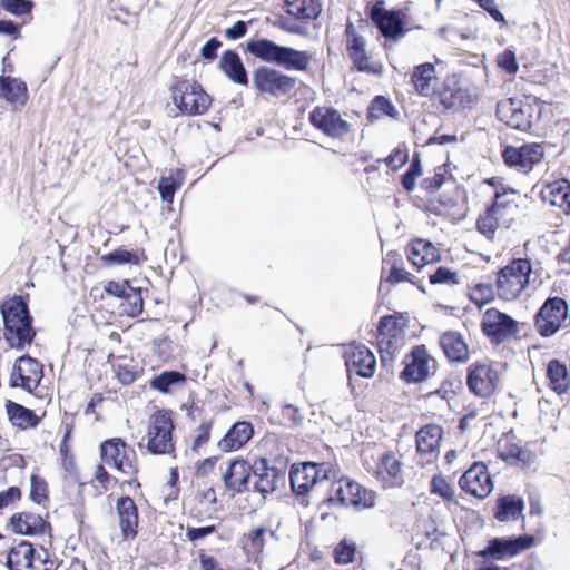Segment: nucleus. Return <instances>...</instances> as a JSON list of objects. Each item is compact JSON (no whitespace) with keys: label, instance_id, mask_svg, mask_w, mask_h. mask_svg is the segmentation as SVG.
Segmentation results:
<instances>
[{"label":"nucleus","instance_id":"nucleus-1","mask_svg":"<svg viewBox=\"0 0 570 570\" xmlns=\"http://www.w3.org/2000/svg\"><path fill=\"white\" fill-rule=\"evenodd\" d=\"M288 459L275 458L272 463L265 456L255 458L252 462L243 456L229 460L222 480L226 491L233 495L253 491L259 494L258 501L252 511L264 507L267 495L277 491L285 484Z\"/></svg>","mask_w":570,"mask_h":570},{"label":"nucleus","instance_id":"nucleus-2","mask_svg":"<svg viewBox=\"0 0 570 570\" xmlns=\"http://www.w3.org/2000/svg\"><path fill=\"white\" fill-rule=\"evenodd\" d=\"M30 295L13 294L0 302V315L3 324V340L10 348L23 351L30 346L38 334L35 317L30 311Z\"/></svg>","mask_w":570,"mask_h":570},{"label":"nucleus","instance_id":"nucleus-3","mask_svg":"<svg viewBox=\"0 0 570 570\" xmlns=\"http://www.w3.org/2000/svg\"><path fill=\"white\" fill-rule=\"evenodd\" d=\"M239 47L248 55L287 71H307L313 58L312 52L284 46L268 38L254 36Z\"/></svg>","mask_w":570,"mask_h":570},{"label":"nucleus","instance_id":"nucleus-4","mask_svg":"<svg viewBox=\"0 0 570 570\" xmlns=\"http://www.w3.org/2000/svg\"><path fill=\"white\" fill-rule=\"evenodd\" d=\"M519 193L511 188H497L492 203L479 215L476 229L489 240L499 228H510L519 213Z\"/></svg>","mask_w":570,"mask_h":570},{"label":"nucleus","instance_id":"nucleus-5","mask_svg":"<svg viewBox=\"0 0 570 570\" xmlns=\"http://www.w3.org/2000/svg\"><path fill=\"white\" fill-rule=\"evenodd\" d=\"M169 90L174 105L184 116L204 115L213 104V97L196 80L175 76Z\"/></svg>","mask_w":570,"mask_h":570},{"label":"nucleus","instance_id":"nucleus-6","mask_svg":"<svg viewBox=\"0 0 570 570\" xmlns=\"http://www.w3.org/2000/svg\"><path fill=\"white\" fill-rule=\"evenodd\" d=\"M298 79L267 65L256 67L252 72V88L257 96L268 98L289 97Z\"/></svg>","mask_w":570,"mask_h":570},{"label":"nucleus","instance_id":"nucleus-7","mask_svg":"<svg viewBox=\"0 0 570 570\" xmlns=\"http://www.w3.org/2000/svg\"><path fill=\"white\" fill-rule=\"evenodd\" d=\"M323 505L353 507L357 510L374 507V492L363 488L357 482L342 476L331 483L327 497L320 503Z\"/></svg>","mask_w":570,"mask_h":570},{"label":"nucleus","instance_id":"nucleus-8","mask_svg":"<svg viewBox=\"0 0 570 570\" xmlns=\"http://www.w3.org/2000/svg\"><path fill=\"white\" fill-rule=\"evenodd\" d=\"M173 411L158 409L149 417L147 451L153 455H175Z\"/></svg>","mask_w":570,"mask_h":570},{"label":"nucleus","instance_id":"nucleus-9","mask_svg":"<svg viewBox=\"0 0 570 570\" xmlns=\"http://www.w3.org/2000/svg\"><path fill=\"white\" fill-rule=\"evenodd\" d=\"M532 264L527 258H515L498 272V295L504 301L515 299L530 283Z\"/></svg>","mask_w":570,"mask_h":570},{"label":"nucleus","instance_id":"nucleus-10","mask_svg":"<svg viewBox=\"0 0 570 570\" xmlns=\"http://www.w3.org/2000/svg\"><path fill=\"white\" fill-rule=\"evenodd\" d=\"M104 291L107 295L114 296L121 301L120 307H122V311L120 315H126L130 318H137L144 313V293H148L147 288L141 286H132L130 279H112L105 284Z\"/></svg>","mask_w":570,"mask_h":570},{"label":"nucleus","instance_id":"nucleus-11","mask_svg":"<svg viewBox=\"0 0 570 570\" xmlns=\"http://www.w3.org/2000/svg\"><path fill=\"white\" fill-rule=\"evenodd\" d=\"M535 538L531 534L518 537H498L488 541L484 549L476 554L483 559L504 560L511 559L529 550L534 546Z\"/></svg>","mask_w":570,"mask_h":570},{"label":"nucleus","instance_id":"nucleus-12","mask_svg":"<svg viewBox=\"0 0 570 570\" xmlns=\"http://www.w3.org/2000/svg\"><path fill=\"white\" fill-rule=\"evenodd\" d=\"M481 330L492 343L499 345L518 336L519 324L508 314L489 308L483 314Z\"/></svg>","mask_w":570,"mask_h":570},{"label":"nucleus","instance_id":"nucleus-13","mask_svg":"<svg viewBox=\"0 0 570 570\" xmlns=\"http://www.w3.org/2000/svg\"><path fill=\"white\" fill-rule=\"evenodd\" d=\"M568 320V304L561 297L548 298L535 316V327L541 336L556 334Z\"/></svg>","mask_w":570,"mask_h":570},{"label":"nucleus","instance_id":"nucleus-14","mask_svg":"<svg viewBox=\"0 0 570 570\" xmlns=\"http://www.w3.org/2000/svg\"><path fill=\"white\" fill-rule=\"evenodd\" d=\"M6 529L21 537H41L48 534L52 538L53 531L52 524L46 518L30 511L14 512L11 514L7 520Z\"/></svg>","mask_w":570,"mask_h":570},{"label":"nucleus","instance_id":"nucleus-15","mask_svg":"<svg viewBox=\"0 0 570 570\" xmlns=\"http://www.w3.org/2000/svg\"><path fill=\"white\" fill-rule=\"evenodd\" d=\"M311 125L331 138H342L350 131V124L334 107L316 106L308 115Z\"/></svg>","mask_w":570,"mask_h":570},{"label":"nucleus","instance_id":"nucleus-16","mask_svg":"<svg viewBox=\"0 0 570 570\" xmlns=\"http://www.w3.org/2000/svg\"><path fill=\"white\" fill-rule=\"evenodd\" d=\"M403 363L404 370L400 373V377L409 384L425 381L435 365L434 358L424 345L413 347Z\"/></svg>","mask_w":570,"mask_h":570},{"label":"nucleus","instance_id":"nucleus-17","mask_svg":"<svg viewBox=\"0 0 570 570\" xmlns=\"http://www.w3.org/2000/svg\"><path fill=\"white\" fill-rule=\"evenodd\" d=\"M344 361L350 385H352L353 375L368 379L375 372L376 358L373 352L364 344L351 345L344 352Z\"/></svg>","mask_w":570,"mask_h":570},{"label":"nucleus","instance_id":"nucleus-18","mask_svg":"<svg viewBox=\"0 0 570 570\" xmlns=\"http://www.w3.org/2000/svg\"><path fill=\"white\" fill-rule=\"evenodd\" d=\"M504 163L521 173H529L543 158V148L539 144H525L521 147L508 146L502 151Z\"/></svg>","mask_w":570,"mask_h":570},{"label":"nucleus","instance_id":"nucleus-19","mask_svg":"<svg viewBox=\"0 0 570 570\" xmlns=\"http://www.w3.org/2000/svg\"><path fill=\"white\" fill-rule=\"evenodd\" d=\"M459 485L478 499H485L493 490L492 479L483 462H474L460 478Z\"/></svg>","mask_w":570,"mask_h":570},{"label":"nucleus","instance_id":"nucleus-20","mask_svg":"<svg viewBox=\"0 0 570 570\" xmlns=\"http://www.w3.org/2000/svg\"><path fill=\"white\" fill-rule=\"evenodd\" d=\"M530 110V106H524L522 100L517 98H509L497 105L499 119L508 126L523 131L531 128Z\"/></svg>","mask_w":570,"mask_h":570},{"label":"nucleus","instance_id":"nucleus-21","mask_svg":"<svg viewBox=\"0 0 570 570\" xmlns=\"http://www.w3.org/2000/svg\"><path fill=\"white\" fill-rule=\"evenodd\" d=\"M364 13L377 35L384 38V47L389 51L392 48V9L386 8L385 0H371Z\"/></svg>","mask_w":570,"mask_h":570},{"label":"nucleus","instance_id":"nucleus-22","mask_svg":"<svg viewBox=\"0 0 570 570\" xmlns=\"http://www.w3.org/2000/svg\"><path fill=\"white\" fill-rule=\"evenodd\" d=\"M317 462L306 461L294 463L289 468V484L292 492L297 498L307 497L317 484Z\"/></svg>","mask_w":570,"mask_h":570},{"label":"nucleus","instance_id":"nucleus-23","mask_svg":"<svg viewBox=\"0 0 570 570\" xmlns=\"http://www.w3.org/2000/svg\"><path fill=\"white\" fill-rule=\"evenodd\" d=\"M498 382V372L489 364H475L469 368L468 386L480 397H489L493 394Z\"/></svg>","mask_w":570,"mask_h":570},{"label":"nucleus","instance_id":"nucleus-24","mask_svg":"<svg viewBox=\"0 0 570 570\" xmlns=\"http://www.w3.org/2000/svg\"><path fill=\"white\" fill-rule=\"evenodd\" d=\"M116 511L124 540L135 539L138 533L139 512L134 499L129 495L119 497Z\"/></svg>","mask_w":570,"mask_h":570},{"label":"nucleus","instance_id":"nucleus-25","mask_svg":"<svg viewBox=\"0 0 570 570\" xmlns=\"http://www.w3.org/2000/svg\"><path fill=\"white\" fill-rule=\"evenodd\" d=\"M217 68L233 83L248 87L252 81L239 53L235 49L223 51Z\"/></svg>","mask_w":570,"mask_h":570},{"label":"nucleus","instance_id":"nucleus-26","mask_svg":"<svg viewBox=\"0 0 570 570\" xmlns=\"http://www.w3.org/2000/svg\"><path fill=\"white\" fill-rule=\"evenodd\" d=\"M254 436V425L250 421L239 420L232 424L217 446L223 452H234L244 448Z\"/></svg>","mask_w":570,"mask_h":570},{"label":"nucleus","instance_id":"nucleus-27","mask_svg":"<svg viewBox=\"0 0 570 570\" xmlns=\"http://www.w3.org/2000/svg\"><path fill=\"white\" fill-rule=\"evenodd\" d=\"M0 98L13 107H24L29 99L26 81L11 76H0Z\"/></svg>","mask_w":570,"mask_h":570},{"label":"nucleus","instance_id":"nucleus-28","mask_svg":"<svg viewBox=\"0 0 570 570\" xmlns=\"http://www.w3.org/2000/svg\"><path fill=\"white\" fill-rule=\"evenodd\" d=\"M4 407L9 422L19 430L36 429L41 423V417L37 415L35 410L20 403L7 400Z\"/></svg>","mask_w":570,"mask_h":570},{"label":"nucleus","instance_id":"nucleus-29","mask_svg":"<svg viewBox=\"0 0 570 570\" xmlns=\"http://www.w3.org/2000/svg\"><path fill=\"white\" fill-rule=\"evenodd\" d=\"M440 346L446 358L453 363H465L469 360L468 344L462 335L454 331L445 332L440 337Z\"/></svg>","mask_w":570,"mask_h":570},{"label":"nucleus","instance_id":"nucleus-30","mask_svg":"<svg viewBox=\"0 0 570 570\" xmlns=\"http://www.w3.org/2000/svg\"><path fill=\"white\" fill-rule=\"evenodd\" d=\"M541 199L551 206L570 208V181L568 179H558L543 186Z\"/></svg>","mask_w":570,"mask_h":570},{"label":"nucleus","instance_id":"nucleus-31","mask_svg":"<svg viewBox=\"0 0 570 570\" xmlns=\"http://www.w3.org/2000/svg\"><path fill=\"white\" fill-rule=\"evenodd\" d=\"M147 255L144 249H127L125 246H119L116 249L100 256L101 265L111 267L116 265H141L147 261Z\"/></svg>","mask_w":570,"mask_h":570},{"label":"nucleus","instance_id":"nucleus-32","mask_svg":"<svg viewBox=\"0 0 570 570\" xmlns=\"http://www.w3.org/2000/svg\"><path fill=\"white\" fill-rule=\"evenodd\" d=\"M436 82V71L433 63L425 62L414 68L412 83L419 95L424 97L434 95Z\"/></svg>","mask_w":570,"mask_h":570},{"label":"nucleus","instance_id":"nucleus-33","mask_svg":"<svg viewBox=\"0 0 570 570\" xmlns=\"http://www.w3.org/2000/svg\"><path fill=\"white\" fill-rule=\"evenodd\" d=\"M283 9L295 19L316 20L322 11V0H283Z\"/></svg>","mask_w":570,"mask_h":570},{"label":"nucleus","instance_id":"nucleus-34","mask_svg":"<svg viewBox=\"0 0 570 570\" xmlns=\"http://www.w3.org/2000/svg\"><path fill=\"white\" fill-rule=\"evenodd\" d=\"M187 382V375L178 370H165L154 375L148 384L154 391L168 395L173 393L174 387L183 386Z\"/></svg>","mask_w":570,"mask_h":570},{"label":"nucleus","instance_id":"nucleus-35","mask_svg":"<svg viewBox=\"0 0 570 570\" xmlns=\"http://www.w3.org/2000/svg\"><path fill=\"white\" fill-rule=\"evenodd\" d=\"M127 443L121 438H110L100 443V459L117 471H125L124 461L120 460Z\"/></svg>","mask_w":570,"mask_h":570},{"label":"nucleus","instance_id":"nucleus-36","mask_svg":"<svg viewBox=\"0 0 570 570\" xmlns=\"http://www.w3.org/2000/svg\"><path fill=\"white\" fill-rule=\"evenodd\" d=\"M380 354L381 364L386 366V362L392 361V314L383 315L376 324L375 334Z\"/></svg>","mask_w":570,"mask_h":570},{"label":"nucleus","instance_id":"nucleus-37","mask_svg":"<svg viewBox=\"0 0 570 570\" xmlns=\"http://www.w3.org/2000/svg\"><path fill=\"white\" fill-rule=\"evenodd\" d=\"M525 508V502L522 498L517 495H504L497 501V511L494 517L501 522L514 521Z\"/></svg>","mask_w":570,"mask_h":570},{"label":"nucleus","instance_id":"nucleus-38","mask_svg":"<svg viewBox=\"0 0 570 570\" xmlns=\"http://www.w3.org/2000/svg\"><path fill=\"white\" fill-rule=\"evenodd\" d=\"M186 171L181 168L170 169L168 176H161L157 184V190L164 203L173 204L174 196L180 189Z\"/></svg>","mask_w":570,"mask_h":570},{"label":"nucleus","instance_id":"nucleus-39","mask_svg":"<svg viewBox=\"0 0 570 570\" xmlns=\"http://www.w3.org/2000/svg\"><path fill=\"white\" fill-rule=\"evenodd\" d=\"M547 376L550 387L559 395L566 393L570 387V374L562 362L551 360L547 366Z\"/></svg>","mask_w":570,"mask_h":570},{"label":"nucleus","instance_id":"nucleus-40","mask_svg":"<svg viewBox=\"0 0 570 570\" xmlns=\"http://www.w3.org/2000/svg\"><path fill=\"white\" fill-rule=\"evenodd\" d=\"M442 439V428L436 424H429L423 426L416 433V449L417 452L430 454L433 453L440 445Z\"/></svg>","mask_w":570,"mask_h":570},{"label":"nucleus","instance_id":"nucleus-41","mask_svg":"<svg viewBox=\"0 0 570 570\" xmlns=\"http://www.w3.org/2000/svg\"><path fill=\"white\" fill-rule=\"evenodd\" d=\"M269 534L272 538H277L275 531L268 529L265 525H258L253 529L249 533L244 534V541L246 547H250V550L256 554H261L266 543V535Z\"/></svg>","mask_w":570,"mask_h":570},{"label":"nucleus","instance_id":"nucleus-42","mask_svg":"<svg viewBox=\"0 0 570 570\" xmlns=\"http://www.w3.org/2000/svg\"><path fill=\"white\" fill-rule=\"evenodd\" d=\"M412 254L421 255L420 259L412 257L413 265L417 267L438 262L440 259V254L438 249L431 243L421 239L413 243Z\"/></svg>","mask_w":570,"mask_h":570},{"label":"nucleus","instance_id":"nucleus-43","mask_svg":"<svg viewBox=\"0 0 570 570\" xmlns=\"http://www.w3.org/2000/svg\"><path fill=\"white\" fill-rule=\"evenodd\" d=\"M383 116L392 117V101L387 96L377 95L367 106L366 119L374 122Z\"/></svg>","mask_w":570,"mask_h":570},{"label":"nucleus","instance_id":"nucleus-44","mask_svg":"<svg viewBox=\"0 0 570 570\" xmlns=\"http://www.w3.org/2000/svg\"><path fill=\"white\" fill-rule=\"evenodd\" d=\"M357 546L354 541L343 538L333 549V559L336 564H350L355 561Z\"/></svg>","mask_w":570,"mask_h":570},{"label":"nucleus","instance_id":"nucleus-45","mask_svg":"<svg viewBox=\"0 0 570 570\" xmlns=\"http://www.w3.org/2000/svg\"><path fill=\"white\" fill-rule=\"evenodd\" d=\"M381 284L379 287V294L381 295L382 303L391 309V302L387 294L392 286V250H387L383 258Z\"/></svg>","mask_w":570,"mask_h":570},{"label":"nucleus","instance_id":"nucleus-46","mask_svg":"<svg viewBox=\"0 0 570 570\" xmlns=\"http://www.w3.org/2000/svg\"><path fill=\"white\" fill-rule=\"evenodd\" d=\"M346 51L353 63L352 69L356 68L360 63L370 60V57L366 52V42L363 36L346 40Z\"/></svg>","mask_w":570,"mask_h":570},{"label":"nucleus","instance_id":"nucleus-47","mask_svg":"<svg viewBox=\"0 0 570 570\" xmlns=\"http://www.w3.org/2000/svg\"><path fill=\"white\" fill-rule=\"evenodd\" d=\"M22 361H18V357L16 358L12 371L9 379V386L12 389H21L28 393L33 392V386L31 385L32 379L31 375H27L24 373V370L22 368Z\"/></svg>","mask_w":570,"mask_h":570},{"label":"nucleus","instance_id":"nucleus-48","mask_svg":"<svg viewBox=\"0 0 570 570\" xmlns=\"http://www.w3.org/2000/svg\"><path fill=\"white\" fill-rule=\"evenodd\" d=\"M29 499L36 504H43L49 501V490L47 481L39 474H31L30 476V492Z\"/></svg>","mask_w":570,"mask_h":570},{"label":"nucleus","instance_id":"nucleus-49","mask_svg":"<svg viewBox=\"0 0 570 570\" xmlns=\"http://www.w3.org/2000/svg\"><path fill=\"white\" fill-rule=\"evenodd\" d=\"M392 451H385L376 462L375 475L382 482L384 489L392 488Z\"/></svg>","mask_w":570,"mask_h":570},{"label":"nucleus","instance_id":"nucleus-50","mask_svg":"<svg viewBox=\"0 0 570 570\" xmlns=\"http://www.w3.org/2000/svg\"><path fill=\"white\" fill-rule=\"evenodd\" d=\"M1 8L18 18L32 13L36 3L33 0H0Z\"/></svg>","mask_w":570,"mask_h":570},{"label":"nucleus","instance_id":"nucleus-51","mask_svg":"<svg viewBox=\"0 0 570 570\" xmlns=\"http://www.w3.org/2000/svg\"><path fill=\"white\" fill-rule=\"evenodd\" d=\"M422 173L423 170L421 166L420 156L419 154H415L410 164V167L401 177L402 187L406 193H411L414 190L415 181L422 175Z\"/></svg>","mask_w":570,"mask_h":570},{"label":"nucleus","instance_id":"nucleus-52","mask_svg":"<svg viewBox=\"0 0 570 570\" xmlns=\"http://www.w3.org/2000/svg\"><path fill=\"white\" fill-rule=\"evenodd\" d=\"M18 361H22L24 364H27V368L24 372H27V375H31L33 386V391L40 385L42 379H43V365L42 363L30 356L29 354H23L18 357Z\"/></svg>","mask_w":570,"mask_h":570},{"label":"nucleus","instance_id":"nucleus-53","mask_svg":"<svg viewBox=\"0 0 570 570\" xmlns=\"http://www.w3.org/2000/svg\"><path fill=\"white\" fill-rule=\"evenodd\" d=\"M446 181V170L443 167H438L434 174L430 177H425L421 181V188L428 193L438 191Z\"/></svg>","mask_w":570,"mask_h":570},{"label":"nucleus","instance_id":"nucleus-54","mask_svg":"<svg viewBox=\"0 0 570 570\" xmlns=\"http://www.w3.org/2000/svg\"><path fill=\"white\" fill-rule=\"evenodd\" d=\"M431 492L440 495L442 499L446 501H452L454 499V489L446 482L444 476L434 475L431 480Z\"/></svg>","mask_w":570,"mask_h":570},{"label":"nucleus","instance_id":"nucleus-55","mask_svg":"<svg viewBox=\"0 0 570 570\" xmlns=\"http://www.w3.org/2000/svg\"><path fill=\"white\" fill-rule=\"evenodd\" d=\"M173 341L166 334L153 341V353L159 358L167 360L173 354Z\"/></svg>","mask_w":570,"mask_h":570},{"label":"nucleus","instance_id":"nucleus-56","mask_svg":"<svg viewBox=\"0 0 570 570\" xmlns=\"http://www.w3.org/2000/svg\"><path fill=\"white\" fill-rule=\"evenodd\" d=\"M218 529V525L216 524H209L204 527H187L186 529V538L190 542H197L206 537L215 533Z\"/></svg>","mask_w":570,"mask_h":570},{"label":"nucleus","instance_id":"nucleus-57","mask_svg":"<svg viewBox=\"0 0 570 570\" xmlns=\"http://www.w3.org/2000/svg\"><path fill=\"white\" fill-rule=\"evenodd\" d=\"M222 41L218 37H210L200 48V57L212 62L218 57V50L222 47Z\"/></svg>","mask_w":570,"mask_h":570},{"label":"nucleus","instance_id":"nucleus-58","mask_svg":"<svg viewBox=\"0 0 570 570\" xmlns=\"http://www.w3.org/2000/svg\"><path fill=\"white\" fill-rule=\"evenodd\" d=\"M20 548L17 544L11 546L6 552L4 567L8 570H22V562L19 559L21 554ZM42 570H56V568H42Z\"/></svg>","mask_w":570,"mask_h":570},{"label":"nucleus","instance_id":"nucleus-59","mask_svg":"<svg viewBox=\"0 0 570 570\" xmlns=\"http://www.w3.org/2000/svg\"><path fill=\"white\" fill-rule=\"evenodd\" d=\"M213 423L212 421L203 422L197 431V435L194 438L190 450L193 452H198L199 448H202L204 444H206L210 439V431H212Z\"/></svg>","mask_w":570,"mask_h":570},{"label":"nucleus","instance_id":"nucleus-60","mask_svg":"<svg viewBox=\"0 0 570 570\" xmlns=\"http://www.w3.org/2000/svg\"><path fill=\"white\" fill-rule=\"evenodd\" d=\"M120 460L124 461L125 474L137 475L139 472L137 464V454L134 449L126 448Z\"/></svg>","mask_w":570,"mask_h":570},{"label":"nucleus","instance_id":"nucleus-61","mask_svg":"<svg viewBox=\"0 0 570 570\" xmlns=\"http://www.w3.org/2000/svg\"><path fill=\"white\" fill-rule=\"evenodd\" d=\"M117 379L122 385L132 384L139 376L138 371L127 364H119L116 371Z\"/></svg>","mask_w":570,"mask_h":570},{"label":"nucleus","instance_id":"nucleus-62","mask_svg":"<svg viewBox=\"0 0 570 570\" xmlns=\"http://www.w3.org/2000/svg\"><path fill=\"white\" fill-rule=\"evenodd\" d=\"M249 22L244 20L236 21L232 27H228L224 35L228 40H238L245 37L248 32Z\"/></svg>","mask_w":570,"mask_h":570},{"label":"nucleus","instance_id":"nucleus-63","mask_svg":"<svg viewBox=\"0 0 570 570\" xmlns=\"http://www.w3.org/2000/svg\"><path fill=\"white\" fill-rule=\"evenodd\" d=\"M430 282L432 284L456 283V274L446 267L440 266L430 275Z\"/></svg>","mask_w":570,"mask_h":570},{"label":"nucleus","instance_id":"nucleus-64","mask_svg":"<svg viewBox=\"0 0 570 570\" xmlns=\"http://www.w3.org/2000/svg\"><path fill=\"white\" fill-rule=\"evenodd\" d=\"M0 35L18 39L21 36V24L11 19L0 18Z\"/></svg>","mask_w":570,"mask_h":570}]
</instances>
